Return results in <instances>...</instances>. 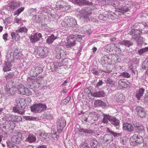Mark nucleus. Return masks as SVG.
I'll use <instances>...</instances> for the list:
<instances>
[{
  "label": "nucleus",
  "mask_w": 148,
  "mask_h": 148,
  "mask_svg": "<svg viewBox=\"0 0 148 148\" xmlns=\"http://www.w3.org/2000/svg\"><path fill=\"white\" fill-rule=\"evenodd\" d=\"M13 58V55H11V52L8 53L6 56L5 64L3 67V70L4 72L9 71L11 70V67L12 66L11 62Z\"/></svg>",
  "instance_id": "f257e3e1"
},
{
  "label": "nucleus",
  "mask_w": 148,
  "mask_h": 148,
  "mask_svg": "<svg viewBox=\"0 0 148 148\" xmlns=\"http://www.w3.org/2000/svg\"><path fill=\"white\" fill-rule=\"evenodd\" d=\"M130 141L131 145L134 146L141 144L144 141L142 136L137 134H134L131 137Z\"/></svg>",
  "instance_id": "f03ea898"
},
{
  "label": "nucleus",
  "mask_w": 148,
  "mask_h": 148,
  "mask_svg": "<svg viewBox=\"0 0 148 148\" xmlns=\"http://www.w3.org/2000/svg\"><path fill=\"white\" fill-rule=\"evenodd\" d=\"M46 105L45 104L39 103L35 104L30 107L31 111L34 113H40L46 110Z\"/></svg>",
  "instance_id": "7ed1b4c3"
},
{
  "label": "nucleus",
  "mask_w": 148,
  "mask_h": 148,
  "mask_svg": "<svg viewBox=\"0 0 148 148\" xmlns=\"http://www.w3.org/2000/svg\"><path fill=\"white\" fill-rule=\"evenodd\" d=\"M16 88L18 93L21 95L29 96L32 94V92L23 85H19Z\"/></svg>",
  "instance_id": "20e7f679"
},
{
  "label": "nucleus",
  "mask_w": 148,
  "mask_h": 148,
  "mask_svg": "<svg viewBox=\"0 0 148 148\" xmlns=\"http://www.w3.org/2000/svg\"><path fill=\"white\" fill-rule=\"evenodd\" d=\"M81 37V36L78 35L77 34L75 35V36L73 35V37H72V36H70L69 37H67L66 38L67 42H66L65 44L67 48H71L72 47H73L76 44L75 41L73 40L72 41L70 40V39H72L76 37H77L78 38H80Z\"/></svg>",
  "instance_id": "39448f33"
},
{
  "label": "nucleus",
  "mask_w": 148,
  "mask_h": 148,
  "mask_svg": "<svg viewBox=\"0 0 148 148\" xmlns=\"http://www.w3.org/2000/svg\"><path fill=\"white\" fill-rule=\"evenodd\" d=\"M5 117V120L7 121L18 122L22 120V118L21 116L10 114H7Z\"/></svg>",
  "instance_id": "423d86ee"
},
{
  "label": "nucleus",
  "mask_w": 148,
  "mask_h": 148,
  "mask_svg": "<svg viewBox=\"0 0 148 148\" xmlns=\"http://www.w3.org/2000/svg\"><path fill=\"white\" fill-rule=\"evenodd\" d=\"M21 5V3L20 2L16 1L15 0L10 1L8 4V6L9 7V8L13 10L20 7Z\"/></svg>",
  "instance_id": "0eeeda50"
},
{
  "label": "nucleus",
  "mask_w": 148,
  "mask_h": 148,
  "mask_svg": "<svg viewBox=\"0 0 148 148\" xmlns=\"http://www.w3.org/2000/svg\"><path fill=\"white\" fill-rule=\"evenodd\" d=\"M91 143H92L91 147L88 146V144L86 142H83L81 143L80 145V148H96L97 142L96 140L93 139L91 140Z\"/></svg>",
  "instance_id": "6e6552de"
},
{
  "label": "nucleus",
  "mask_w": 148,
  "mask_h": 148,
  "mask_svg": "<svg viewBox=\"0 0 148 148\" xmlns=\"http://www.w3.org/2000/svg\"><path fill=\"white\" fill-rule=\"evenodd\" d=\"M141 32L138 29H132L130 34L132 35V38L138 41L140 38Z\"/></svg>",
  "instance_id": "1a4fd4ad"
},
{
  "label": "nucleus",
  "mask_w": 148,
  "mask_h": 148,
  "mask_svg": "<svg viewBox=\"0 0 148 148\" xmlns=\"http://www.w3.org/2000/svg\"><path fill=\"white\" fill-rule=\"evenodd\" d=\"M42 37L41 34L40 33H39L38 35L37 33L33 34L30 37V41L32 43L35 42L39 40L40 38Z\"/></svg>",
  "instance_id": "9d476101"
},
{
  "label": "nucleus",
  "mask_w": 148,
  "mask_h": 148,
  "mask_svg": "<svg viewBox=\"0 0 148 148\" xmlns=\"http://www.w3.org/2000/svg\"><path fill=\"white\" fill-rule=\"evenodd\" d=\"M48 49L47 47H43L41 48L38 51L37 54L40 57L43 58L46 57L48 53Z\"/></svg>",
  "instance_id": "9b49d317"
},
{
  "label": "nucleus",
  "mask_w": 148,
  "mask_h": 148,
  "mask_svg": "<svg viewBox=\"0 0 148 148\" xmlns=\"http://www.w3.org/2000/svg\"><path fill=\"white\" fill-rule=\"evenodd\" d=\"M75 131H78V134L81 136H84V134H91L93 132L90 129H84L83 128H80L79 129H75Z\"/></svg>",
  "instance_id": "f8f14e48"
},
{
  "label": "nucleus",
  "mask_w": 148,
  "mask_h": 148,
  "mask_svg": "<svg viewBox=\"0 0 148 148\" xmlns=\"http://www.w3.org/2000/svg\"><path fill=\"white\" fill-rule=\"evenodd\" d=\"M136 111L137 112L138 115L141 118L145 117L146 114L144 109L140 106H137L136 108Z\"/></svg>",
  "instance_id": "ddd939ff"
},
{
  "label": "nucleus",
  "mask_w": 148,
  "mask_h": 148,
  "mask_svg": "<svg viewBox=\"0 0 148 148\" xmlns=\"http://www.w3.org/2000/svg\"><path fill=\"white\" fill-rule=\"evenodd\" d=\"M6 94L9 96L13 95L15 93L16 90L15 87H12V88H7V86H6V88L5 89Z\"/></svg>",
  "instance_id": "4468645a"
},
{
  "label": "nucleus",
  "mask_w": 148,
  "mask_h": 148,
  "mask_svg": "<svg viewBox=\"0 0 148 148\" xmlns=\"http://www.w3.org/2000/svg\"><path fill=\"white\" fill-rule=\"evenodd\" d=\"M66 122V121L64 119H62L61 120L59 119L58 120L57 123L58 127L60 129L61 132H62V129L65 126Z\"/></svg>",
  "instance_id": "2eb2a0df"
},
{
  "label": "nucleus",
  "mask_w": 148,
  "mask_h": 148,
  "mask_svg": "<svg viewBox=\"0 0 148 148\" xmlns=\"http://www.w3.org/2000/svg\"><path fill=\"white\" fill-rule=\"evenodd\" d=\"M36 139V138L34 135L29 134L24 140L25 142L31 143H34Z\"/></svg>",
  "instance_id": "dca6fc26"
},
{
  "label": "nucleus",
  "mask_w": 148,
  "mask_h": 148,
  "mask_svg": "<svg viewBox=\"0 0 148 148\" xmlns=\"http://www.w3.org/2000/svg\"><path fill=\"white\" fill-rule=\"evenodd\" d=\"M13 110L14 112H16L21 114H23L25 112L24 110L21 107H19V105H17L14 107Z\"/></svg>",
  "instance_id": "f3484780"
},
{
  "label": "nucleus",
  "mask_w": 148,
  "mask_h": 148,
  "mask_svg": "<svg viewBox=\"0 0 148 148\" xmlns=\"http://www.w3.org/2000/svg\"><path fill=\"white\" fill-rule=\"evenodd\" d=\"M123 129L124 130H127L129 132H132L134 130V127L132 124L127 123L123 124Z\"/></svg>",
  "instance_id": "a211bd4d"
},
{
  "label": "nucleus",
  "mask_w": 148,
  "mask_h": 148,
  "mask_svg": "<svg viewBox=\"0 0 148 148\" xmlns=\"http://www.w3.org/2000/svg\"><path fill=\"white\" fill-rule=\"evenodd\" d=\"M90 14L91 13H88L86 11H83L82 18L84 22H88L90 21L89 16Z\"/></svg>",
  "instance_id": "6ab92c4d"
},
{
  "label": "nucleus",
  "mask_w": 148,
  "mask_h": 148,
  "mask_svg": "<svg viewBox=\"0 0 148 148\" xmlns=\"http://www.w3.org/2000/svg\"><path fill=\"white\" fill-rule=\"evenodd\" d=\"M117 47V46H116V44L114 43H110L106 45L104 47V48L106 49L107 50L111 51L113 50H115V49H116Z\"/></svg>",
  "instance_id": "aec40b11"
},
{
  "label": "nucleus",
  "mask_w": 148,
  "mask_h": 148,
  "mask_svg": "<svg viewBox=\"0 0 148 148\" xmlns=\"http://www.w3.org/2000/svg\"><path fill=\"white\" fill-rule=\"evenodd\" d=\"M92 96L94 97H103L105 96V93L103 91L94 92H91Z\"/></svg>",
  "instance_id": "412c9836"
},
{
  "label": "nucleus",
  "mask_w": 148,
  "mask_h": 148,
  "mask_svg": "<svg viewBox=\"0 0 148 148\" xmlns=\"http://www.w3.org/2000/svg\"><path fill=\"white\" fill-rule=\"evenodd\" d=\"M67 23L68 24V27L73 26L77 24L76 20L73 18H67Z\"/></svg>",
  "instance_id": "4be33fe9"
},
{
  "label": "nucleus",
  "mask_w": 148,
  "mask_h": 148,
  "mask_svg": "<svg viewBox=\"0 0 148 148\" xmlns=\"http://www.w3.org/2000/svg\"><path fill=\"white\" fill-rule=\"evenodd\" d=\"M119 44L122 45H124L126 47H129L132 45V43L130 41L128 40H120Z\"/></svg>",
  "instance_id": "5701e85b"
},
{
  "label": "nucleus",
  "mask_w": 148,
  "mask_h": 148,
  "mask_svg": "<svg viewBox=\"0 0 148 148\" xmlns=\"http://www.w3.org/2000/svg\"><path fill=\"white\" fill-rule=\"evenodd\" d=\"M32 71L36 75L42 73L43 71V69L40 67H37L36 68L34 67L32 68Z\"/></svg>",
  "instance_id": "b1692460"
},
{
  "label": "nucleus",
  "mask_w": 148,
  "mask_h": 148,
  "mask_svg": "<svg viewBox=\"0 0 148 148\" xmlns=\"http://www.w3.org/2000/svg\"><path fill=\"white\" fill-rule=\"evenodd\" d=\"M145 91V89L143 88H140L136 92V97L137 99L140 100L141 97L143 96Z\"/></svg>",
  "instance_id": "393cba45"
},
{
  "label": "nucleus",
  "mask_w": 148,
  "mask_h": 148,
  "mask_svg": "<svg viewBox=\"0 0 148 148\" xmlns=\"http://www.w3.org/2000/svg\"><path fill=\"white\" fill-rule=\"evenodd\" d=\"M57 36H55L53 34H52L49 36L46 40V42L49 44H51L54 40L57 39Z\"/></svg>",
  "instance_id": "a878e982"
},
{
  "label": "nucleus",
  "mask_w": 148,
  "mask_h": 148,
  "mask_svg": "<svg viewBox=\"0 0 148 148\" xmlns=\"http://www.w3.org/2000/svg\"><path fill=\"white\" fill-rule=\"evenodd\" d=\"M110 122L115 126H118L119 125V121L114 116H111Z\"/></svg>",
  "instance_id": "bb28decb"
},
{
  "label": "nucleus",
  "mask_w": 148,
  "mask_h": 148,
  "mask_svg": "<svg viewBox=\"0 0 148 148\" xmlns=\"http://www.w3.org/2000/svg\"><path fill=\"white\" fill-rule=\"evenodd\" d=\"M21 140V136L18 135L14 136L11 139L12 141L16 143H18Z\"/></svg>",
  "instance_id": "cd10ccee"
},
{
  "label": "nucleus",
  "mask_w": 148,
  "mask_h": 148,
  "mask_svg": "<svg viewBox=\"0 0 148 148\" xmlns=\"http://www.w3.org/2000/svg\"><path fill=\"white\" fill-rule=\"evenodd\" d=\"M4 76L6 80L8 81L10 79L14 77V72H9L8 73L5 74Z\"/></svg>",
  "instance_id": "c85d7f7f"
},
{
  "label": "nucleus",
  "mask_w": 148,
  "mask_h": 148,
  "mask_svg": "<svg viewBox=\"0 0 148 148\" xmlns=\"http://www.w3.org/2000/svg\"><path fill=\"white\" fill-rule=\"evenodd\" d=\"M103 118L102 120V122L104 123H107L109 121H110L111 116L109 115L103 114Z\"/></svg>",
  "instance_id": "c756f323"
},
{
  "label": "nucleus",
  "mask_w": 148,
  "mask_h": 148,
  "mask_svg": "<svg viewBox=\"0 0 148 148\" xmlns=\"http://www.w3.org/2000/svg\"><path fill=\"white\" fill-rule=\"evenodd\" d=\"M106 83L109 86L112 87L114 86L115 82L110 78H108L105 80Z\"/></svg>",
  "instance_id": "7c9ffc66"
},
{
  "label": "nucleus",
  "mask_w": 148,
  "mask_h": 148,
  "mask_svg": "<svg viewBox=\"0 0 148 148\" xmlns=\"http://www.w3.org/2000/svg\"><path fill=\"white\" fill-rule=\"evenodd\" d=\"M106 131L107 132L110 133V134H112L114 137L119 136H121L122 134L121 133H118L116 132H115L111 130L108 128H107L106 129Z\"/></svg>",
  "instance_id": "2f4dec72"
},
{
  "label": "nucleus",
  "mask_w": 148,
  "mask_h": 148,
  "mask_svg": "<svg viewBox=\"0 0 148 148\" xmlns=\"http://www.w3.org/2000/svg\"><path fill=\"white\" fill-rule=\"evenodd\" d=\"M25 7H21L18 8L14 12V16L16 15L17 16H18L23 11Z\"/></svg>",
  "instance_id": "473e14b6"
},
{
  "label": "nucleus",
  "mask_w": 148,
  "mask_h": 148,
  "mask_svg": "<svg viewBox=\"0 0 148 148\" xmlns=\"http://www.w3.org/2000/svg\"><path fill=\"white\" fill-rule=\"evenodd\" d=\"M11 36L12 38L13 39H16V38H18L20 37L18 35V32H17V30L16 31V32H12L11 34Z\"/></svg>",
  "instance_id": "72a5a7b5"
},
{
  "label": "nucleus",
  "mask_w": 148,
  "mask_h": 148,
  "mask_svg": "<svg viewBox=\"0 0 148 148\" xmlns=\"http://www.w3.org/2000/svg\"><path fill=\"white\" fill-rule=\"evenodd\" d=\"M119 85L121 86L122 87H127V84L123 80L121 79L119 81Z\"/></svg>",
  "instance_id": "f704fd0d"
},
{
  "label": "nucleus",
  "mask_w": 148,
  "mask_h": 148,
  "mask_svg": "<svg viewBox=\"0 0 148 148\" xmlns=\"http://www.w3.org/2000/svg\"><path fill=\"white\" fill-rule=\"evenodd\" d=\"M130 7L125 6L119 9L121 12L123 13L124 12L129 11L130 10Z\"/></svg>",
  "instance_id": "c9c22d12"
},
{
  "label": "nucleus",
  "mask_w": 148,
  "mask_h": 148,
  "mask_svg": "<svg viewBox=\"0 0 148 148\" xmlns=\"http://www.w3.org/2000/svg\"><path fill=\"white\" fill-rule=\"evenodd\" d=\"M53 68L56 69L61 67L62 66V64L60 62H55L53 64Z\"/></svg>",
  "instance_id": "e433bc0d"
},
{
  "label": "nucleus",
  "mask_w": 148,
  "mask_h": 148,
  "mask_svg": "<svg viewBox=\"0 0 148 148\" xmlns=\"http://www.w3.org/2000/svg\"><path fill=\"white\" fill-rule=\"evenodd\" d=\"M103 103H104V102L100 100H95L94 102L95 105L97 107L102 106Z\"/></svg>",
  "instance_id": "4c0bfd02"
},
{
  "label": "nucleus",
  "mask_w": 148,
  "mask_h": 148,
  "mask_svg": "<svg viewBox=\"0 0 148 148\" xmlns=\"http://www.w3.org/2000/svg\"><path fill=\"white\" fill-rule=\"evenodd\" d=\"M27 29L25 26L18 28L17 30V32H18V33H27Z\"/></svg>",
  "instance_id": "58836bf2"
},
{
  "label": "nucleus",
  "mask_w": 148,
  "mask_h": 148,
  "mask_svg": "<svg viewBox=\"0 0 148 148\" xmlns=\"http://www.w3.org/2000/svg\"><path fill=\"white\" fill-rule=\"evenodd\" d=\"M67 18L68 17H65L64 20L61 23L62 25L64 27H69L68 24L67 23Z\"/></svg>",
  "instance_id": "ea45409f"
},
{
  "label": "nucleus",
  "mask_w": 148,
  "mask_h": 148,
  "mask_svg": "<svg viewBox=\"0 0 148 148\" xmlns=\"http://www.w3.org/2000/svg\"><path fill=\"white\" fill-rule=\"evenodd\" d=\"M148 50V47H146L145 48H142L138 50V52L140 55H142L145 52Z\"/></svg>",
  "instance_id": "a19ab883"
},
{
  "label": "nucleus",
  "mask_w": 148,
  "mask_h": 148,
  "mask_svg": "<svg viewBox=\"0 0 148 148\" xmlns=\"http://www.w3.org/2000/svg\"><path fill=\"white\" fill-rule=\"evenodd\" d=\"M50 135L49 134L45 133L44 132H40L39 135L42 138H45L47 137H48Z\"/></svg>",
  "instance_id": "79ce46f5"
},
{
  "label": "nucleus",
  "mask_w": 148,
  "mask_h": 148,
  "mask_svg": "<svg viewBox=\"0 0 148 148\" xmlns=\"http://www.w3.org/2000/svg\"><path fill=\"white\" fill-rule=\"evenodd\" d=\"M7 144L8 148H19L17 145L11 143V142H7Z\"/></svg>",
  "instance_id": "37998d69"
},
{
  "label": "nucleus",
  "mask_w": 148,
  "mask_h": 148,
  "mask_svg": "<svg viewBox=\"0 0 148 148\" xmlns=\"http://www.w3.org/2000/svg\"><path fill=\"white\" fill-rule=\"evenodd\" d=\"M125 100V97L123 96L122 94L119 95L117 101L122 103Z\"/></svg>",
  "instance_id": "c03bdc74"
},
{
  "label": "nucleus",
  "mask_w": 148,
  "mask_h": 148,
  "mask_svg": "<svg viewBox=\"0 0 148 148\" xmlns=\"http://www.w3.org/2000/svg\"><path fill=\"white\" fill-rule=\"evenodd\" d=\"M121 75L125 78H129L130 77V75L129 73L125 72L121 73Z\"/></svg>",
  "instance_id": "a18cd8bd"
},
{
  "label": "nucleus",
  "mask_w": 148,
  "mask_h": 148,
  "mask_svg": "<svg viewBox=\"0 0 148 148\" xmlns=\"http://www.w3.org/2000/svg\"><path fill=\"white\" fill-rule=\"evenodd\" d=\"M24 101L25 99H24L19 98L17 100L16 103L18 105H19L20 106H21L23 104V102Z\"/></svg>",
  "instance_id": "49530a36"
},
{
  "label": "nucleus",
  "mask_w": 148,
  "mask_h": 148,
  "mask_svg": "<svg viewBox=\"0 0 148 148\" xmlns=\"http://www.w3.org/2000/svg\"><path fill=\"white\" fill-rule=\"evenodd\" d=\"M70 99V97H67L66 99H64L62 101V103L64 104H66L69 102Z\"/></svg>",
  "instance_id": "de8ad7c7"
},
{
  "label": "nucleus",
  "mask_w": 148,
  "mask_h": 148,
  "mask_svg": "<svg viewBox=\"0 0 148 148\" xmlns=\"http://www.w3.org/2000/svg\"><path fill=\"white\" fill-rule=\"evenodd\" d=\"M107 17L106 16H104L103 14H100L98 16L100 20H105L107 18Z\"/></svg>",
  "instance_id": "09e8293b"
},
{
  "label": "nucleus",
  "mask_w": 148,
  "mask_h": 148,
  "mask_svg": "<svg viewBox=\"0 0 148 148\" xmlns=\"http://www.w3.org/2000/svg\"><path fill=\"white\" fill-rule=\"evenodd\" d=\"M70 1L73 3L75 2L78 4H80V3L84 2V0H69Z\"/></svg>",
  "instance_id": "8fccbe9b"
},
{
  "label": "nucleus",
  "mask_w": 148,
  "mask_h": 148,
  "mask_svg": "<svg viewBox=\"0 0 148 148\" xmlns=\"http://www.w3.org/2000/svg\"><path fill=\"white\" fill-rule=\"evenodd\" d=\"M31 81L33 84H40L39 81L38 80V79L35 77L34 79H32Z\"/></svg>",
  "instance_id": "3c124183"
},
{
  "label": "nucleus",
  "mask_w": 148,
  "mask_h": 148,
  "mask_svg": "<svg viewBox=\"0 0 148 148\" xmlns=\"http://www.w3.org/2000/svg\"><path fill=\"white\" fill-rule=\"evenodd\" d=\"M12 22V19L10 18H6L4 21V23L6 25L9 24L11 23Z\"/></svg>",
  "instance_id": "603ef678"
},
{
  "label": "nucleus",
  "mask_w": 148,
  "mask_h": 148,
  "mask_svg": "<svg viewBox=\"0 0 148 148\" xmlns=\"http://www.w3.org/2000/svg\"><path fill=\"white\" fill-rule=\"evenodd\" d=\"M36 118L35 117L32 116H26L25 117V119L27 120H35L36 119Z\"/></svg>",
  "instance_id": "864d4df0"
},
{
  "label": "nucleus",
  "mask_w": 148,
  "mask_h": 148,
  "mask_svg": "<svg viewBox=\"0 0 148 148\" xmlns=\"http://www.w3.org/2000/svg\"><path fill=\"white\" fill-rule=\"evenodd\" d=\"M56 58L60 59L62 57V55L61 52L59 51L57 54L56 56Z\"/></svg>",
  "instance_id": "5fc2aeb1"
},
{
  "label": "nucleus",
  "mask_w": 148,
  "mask_h": 148,
  "mask_svg": "<svg viewBox=\"0 0 148 148\" xmlns=\"http://www.w3.org/2000/svg\"><path fill=\"white\" fill-rule=\"evenodd\" d=\"M144 101L145 103H147L148 102V92L146 93L144 96Z\"/></svg>",
  "instance_id": "6e6d98bb"
},
{
  "label": "nucleus",
  "mask_w": 148,
  "mask_h": 148,
  "mask_svg": "<svg viewBox=\"0 0 148 148\" xmlns=\"http://www.w3.org/2000/svg\"><path fill=\"white\" fill-rule=\"evenodd\" d=\"M14 22L15 23H20L21 22V19H19L17 18L16 16L15 18Z\"/></svg>",
  "instance_id": "4d7b16f0"
},
{
  "label": "nucleus",
  "mask_w": 148,
  "mask_h": 148,
  "mask_svg": "<svg viewBox=\"0 0 148 148\" xmlns=\"http://www.w3.org/2000/svg\"><path fill=\"white\" fill-rule=\"evenodd\" d=\"M53 116L51 114L48 113L46 114V117L47 119H52Z\"/></svg>",
  "instance_id": "13d9d810"
},
{
  "label": "nucleus",
  "mask_w": 148,
  "mask_h": 148,
  "mask_svg": "<svg viewBox=\"0 0 148 148\" xmlns=\"http://www.w3.org/2000/svg\"><path fill=\"white\" fill-rule=\"evenodd\" d=\"M91 72L93 73L96 75H98L99 74V72L96 69H93L91 71Z\"/></svg>",
  "instance_id": "bf43d9fd"
},
{
  "label": "nucleus",
  "mask_w": 148,
  "mask_h": 148,
  "mask_svg": "<svg viewBox=\"0 0 148 148\" xmlns=\"http://www.w3.org/2000/svg\"><path fill=\"white\" fill-rule=\"evenodd\" d=\"M133 124L134 126L136 128V129L138 127V126H139L140 125L139 123L137 122H133Z\"/></svg>",
  "instance_id": "052dcab7"
},
{
  "label": "nucleus",
  "mask_w": 148,
  "mask_h": 148,
  "mask_svg": "<svg viewBox=\"0 0 148 148\" xmlns=\"http://www.w3.org/2000/svg\"><path fill=\"white\" fill-rule=\"evenodd\" d=\"M136 130L140 131L143 130H144V127L143 126L140 125L137 128Z\"/></svg>",
  "instance_id": "680f3d73"
},
{
  "label": "nucleus",
  "mask_w": 148,
  "mask_h": 148,
  "mask_svg": "<svg viewBox=\"0 0 148 148\" xmlns=\"http://www.w3.org/2000/svg\"><path fill=\"white\" fill-rule=\"evenodd\" d=\"M59 8H60V10L62 11H64L65 10V7L62 5H60L59 6Z\"/></svg>",
  "instance_id": "e2e57ef3"
},
{
  "label": "nucleus",
  "mask_w": 148,
  "mask_h": 148,
  "mask_svg": "<svg viewBox=\"0 0 148 148\" xmlns=\"http://www.w3.org/2000/svg\"><path fill=\"white\" fill-rule=\"evenodd\" d=\"M37 148H47V146L46 145H39L37 147Z\"/></svg>",
  "instance_id": "0e129e2a"
},
{
  "label": "nucleus",
  "mask_w": 148,
  "mask_h": 148,
  "mask_svg": "<svg viewBox=\"0 0 148 148\" xmlns=\"http://www.w3.org/2000/svg\"><path fill=\"white\" fill-rule=\"evenodd\" d=\"M8 36V34L7 33H5L3 35V38L4 40H7V38Z\"/></svg>",
  "instance_id": "69168bd1"
},
{
  "label": "nucleus",
  "mask_w": 148,
  "mask_h": 148,
  "mask_svg": "<svg viewBox=\"0 0 148 148\" xmlns=\"http://www.w3.org/2000/svg\"><path fill=\"white\" fill-rule=\"evenodd\" d=\"M120 143L122 144H125V141L124 140L123 138H120Z\"/></svg>",
  "instance_id": "338daca9"
},
{
  "label": "nucleus",
  "mask_w": 148,
  "mask_h": 148,
  "mask_svg": "<svg viewBox=\"0 0 148 148\" xmlns=\"http://www.w3.org/2000/svg\"><path fill=\"white\" fill-rule=\"evenodd\" d=\"M68 82V80H65L64 82L62 84V86H65L66 85L67 83Z\"/></svg>",
  "instance_id": "774afa93"
}]
</instances>
